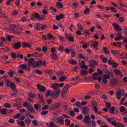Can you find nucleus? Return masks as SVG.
<instances>
[{"instance_id":"1","label":"nucleus","mask_w":127,"mask_h":127,"mask_svg":"<svg viewBox=\"0 0 127 127\" xmlns=\"http://www.w3.org/2000/svg\"><path fill=\"white\" fill-rule=\"evenodd\" d=\"M118 81V80L117 78H113L110 80L109 83L110 86L113 87L116 85Z\"/></svg>"},{"instance_id":"2","label":"nucleus","mask_w":127,"mask_h":127,"mask_svg":"<svg viewBox=\"0 0 127 127\" xmlns=\"http://www.w3.org/2000/svg\"><path fill=\"white\" fill-rule=\"evenodd\" d=\"M37 88L40 91L43 92L46 90V88L45 86L41 85L40 84H37Z\"/></svg>"},{"instance_id":"3","label":"nucleus","mask_w":127,"mask_h":127,"mask_svg":"<svg viewBox=\"0 0 127 127\" xmlns=\"http://www.w3.org/2000/svg\"><path fill=\"white\" fill-rule=\"evenodd\" d=\"M21 45V42L19 41L16 42L14 44H13L12 47L14 48L18 49L20 47Z\"/></svg>"},{"instance_id":"4","label":"nucleus","mask_w":127,"mask_h":127,"mask_svg":"<svg viewBox=\"0 0 127 127\" xmlns=\"http://www.w3.org/2000/svg\"><path fill=\"white\" fill-rule=\"evenodd\" d=\"M61 104L60 103H56L53 104L51 107L52 110H54L55 109H57L59 108L61 106Z\"/></svg>"},{"instance_id":"5","label":"nucleus","mask_w":127,"mask_h":127,"mask_svg":"<svg viewBox=\"0 0 127 127\" xmlns=\"http://www.w3.org/2000/svg\"><path fill=\"white\" fill-rule=\"evenodd\" d=\"M91 103L92 106H93V109L94 111H98V109L96 106V104L94 100H92L91 101Z\"/></svg>"},{"instance_id":"6","label":"nucleus","mask_w":127,"mask_h":127,"mask_svg":"<svg viewBox=\"0 0 127 127\" xmlns=\"http://www.w3.org/2000/svg\"><path fill=\"white\" fill-rule=\"evenodd\" d=\"M84 122L87 124H88L91 122V119L89 115L85 116L83 120Z\"/></svg>"},{"instance_id":"7","label":"nucleus","mask_w":127,"mask_h":127,"mask_svg":"<svg viewBox=\"0 0 127 127\" xmlns=\"http://www.w3.org/2000/svg\"><path fill=\"white\" fill-rule=\"evenodd\" d=\"M28 61V65L30 67L32 66V64L35 61V59L34 58H30Z\"/></svg>"},{"instance_id":"8","label":"nucleus","mask_w":127,"mask_h":127,"mask_svg":"<svg viewBox=\"0 0 127 127\" xmlns=\"http://www.w3.org/2000/svg\"><path fill=\"white\" fill-rule=\"evenodd\" d=\"M59 84L57 83H54L52 84L51 87L54 89V90L58 88L59 87Z\"/></svg>"},{"instance_id":"9","label":"nucleus","mask_w":127,"mask_h":127,"mask_svg":"<svg viewBox=\"0 0 127 127\" xmlns=\"http://www.w3.org/2000/svg\"><path fill=\"white\" fill-rule=\"evenodd\" d=\"M121 93V91L118 90L117 91L116 95L117 96V98L118 99H121L122 95Z\"/></svg>"},{"instance_id":"10","label":"nucleus","mask_w":127,"mask_h":127,"mask_svg":"<svg viewBox=\"0 0 127 127\" xmlns=\"http://www.w3.org/2000/svg\"><path fill=\"white\" fill-rule=\"evenodd\" d=\"M57 120L59 122V124L61 125H63L64 124V121L63 118L62 117H60L58 118L57 119Z\"/></svg>"},{"instance_id":"11","label":"nucleus","mask_w":127,"mask_h":127,"mask_svg":"<svg viewBox=\"0 0 127 127\" xmlns=\"http://www.w3.org/2000/svg\"><path fill=\"white\" fill-rule=\"evenodd\" d=\"M26 108L27 110L29 111H35L34 108L31 104L29 105Z\"/></svg>"},{"instance_id":"12","label":"nucleus","mask_w":127,"mask_h":127,"mask_svg":"<svg viewBox=\"0 0 127 127\" xmlns=\"http://www.w3.org/2000/svg\"><path fill=\"white\" fill-rule=\"evenodd\" d=\"M65 37L66 38H67L68 40L70 41H72L73 42L74 41V37L73 36H71L70 37H69L68 34H67L65 36Z\"/></svg>"},{"instance_id":"13","label":"nucleus","mask_w":127,"mask_h":127,"mask_svg":"<svg viewBox=\"0 0 127 127\" xmlns=\"http://www.w3.org/2000/svg\"><path fill=\"white\" fill-rule=\"evenodd\" d=\"M113 71L117 75H119L121 74L123 76L122 74L121 73V71L118 69H113Z\"/></svg>"},{"instance_id":"14","label":"nucleus","mask_w":127,"mask_h":127,"mask_svg":"<svg viewBox=\"0 0 127 127\" xmlns=\"http://www.w3.org/2000/svg\"><path fill=\"white\" fill-rule=\"evenodd\" d=\"M38 64H40V65L39 66H40L42 64L43 66H45L46 64V62L45 61H42L41 60H39L38 61ZM38 65H39V64Z\"/></svg>"},{"instance_id":"15","label":"nucleus","mask_w":127,"mask_h":127,"mask_svg":"<svg viewBox=\"0 0 127 127\" xmlns=\"http://www.w3.org/2000/svg\"><path fill=\"white\" fill-rule=\"evenodd\" d=\"M31 45L29 43H28L26 42H24L23 43L22 47L23 48L28 47L29 48L30 47Z\"/></svg>"},{"instance_id":"16","label":"nucleus","mask_w":127,"mask_h":127,"mask_svg":"<svg viewBox=\"0 0 127 127\" xmlns=\"http://www.w3.org/2000/svg\"><path fill=\"white\" fill-rule=\"evenodd\" d=\"M69 86H70L68 84H66L64 87L63 90L66 92L69 89Z\"/></svg>"},{"instance_id":"17","label":"nucleus","mask_w":127,"mask_h":127,"mask_svg":"<svg viewBox=\"0 0 127 127\" xmlns=\"http://www.w3.org/2000/svg\"><path fill=\"white\" fill-rule=\"evenodd\" d=\"M53 54L51 55L52 58L54 60H56L58 58L57 54L56 53H52Z\"/></svg>"},{"instance_id":"18","label":"nucleus","mask_w":127,"mask_h":127,"mask_svg":"<svg viewBox=\"0 0 127 127\" xmlns=\"http://www.w3.org/2000/svg\"><path fill=\"white\" fill-rule=\"evenodd\" d=\"M113 62H112V69L114 68L115 67H116L118 66V64L116 63L115 62H114L113 61H112Z\"/></svg>"},{"instance_id":"19","label":"nucleus","mask_w":127,"mask_h":127,"mask_svg":"<svg viewBox=\"0 0 127 127\" xmlns=\"http://www.w3.org/2000/svg\"><path fill=\"white\" fill-rule=\"evenodd\" d=\"M12 85H11V88L12 90L13 91H16L15 90L16 89V85L14 82L12 84Z\"/></svg>"},{"instance_id":"20","label":"nucleus","mask_w":127,"mask_h":127,"mask_svg":"<svg viewBox=\"0 0 127 127\" xmlns=\"http://www.w3.org/2000/svg\"><path fill=\"white\" fill-rule=\"evenodd\" d=\"M28 95L31 98L35 97H36V95L35 94L32 92L29 93Z\"/></svg>"},{"instance_id":"21","label":"nucleus","mask_w":127,"mask_h":127,"mask_svg":"<svg viewBox=\"0 0 127 127\" xmlns=\"http://www.w3.org/2000/svg\"><path fill=\"white\" fill-rule=\"evenodd\" d=\"M34 17L36 19H39V18L40 17V15L38 13L35 12L34 13ZM33 15H34L33 14H32V16Z\"/></svg>"},{"instance_id":"22","label":"nucleus","mask_w":127,"mask_h":127,"mask_svg":"<svg viewBox=\"0 0 127 127\" xmlns=\"http://www.w3.org/2000/svg\"><path fill=\"white\" fill-rule=\"evenodd\" d=\"M56 5L58 6L61 8H62L63 7V5L62 3L60 2H57L56 4Z\"/></svg>"},{"instance_id":"23","label":"nucleus","mask_w":127,"mask_h":127,"mask_svg":"<svg viewBox=\"0 0 127 127\" xmlns=\"http://www.w3.org/2000/svg\"><path fill=\"white\" fill-rule=\"evenodd\" d=\"M88 73V71L87 70H83V71L80 74L81 75H83L85 76H86Z\"/></svg>"},{"instance_id":"24","label":"nucleus","mask_w":127,"mask_h":127,"mask_svg":"<svg viewBox=\"0 0 127 127\" xmlns=\"http://www.w3.org/2000/svg\"><path fill=\"white\" fill-rule=\"evenodd\" d=\"M16 25L14 24H11L9 25V27L11 29V31L14 30Z\"/></svg>"},{"instance_id":"25","label":"nucleus","mask_w":127,"mask_h":127,"mask_svg":"<svg viewBox=\"0 0 127 127\" xmlns=\"http://www.w3.org/2000/svg\"><path fill=\"white\" fill-rule=\"evenodd\" d=\"M39 65L38 63L37 62L35 61L34 63L32 64V66L34 67H36L37 66H39L40 65V64H39Z\"/></svg>"},{"instance_id":"26","label":"nucleus","mask_w":127,"mask_h":127,"mask_svg":"<svg viewBox=\"0 0 127 127\" xmlns=\"http://www.w3.org/2000/svg\"><path fill=\"white\" fill-rule=\"evenodd\" d=\"M34 55L35 57H41L43 55L41 53H38L37 52H35L34 53Z\"/></svg>"},{"instance_id":"27","label":"nucleus","mask_w":127,"mask_h":127,"mask_svg":"<svg viewBox=\"0 0 127 127\" xmlns=\"http://www.w3.org/2000/svg\"><path fill=\"white\" fill-rule=\"evenodd\" d=\"M67 79V77L65 76L61 77L59 78L60 80L61 81H63L65 80L66 79Z\"/></svg>"},{"instance_id":"28","label":"nucleus","mask_w":127,"mask_h":127,"mask_svg":"<svg viewBox=\"0 0 127 127\" xmlns=\"http://www.w3.org/2000/svg\"><path fill=\"white\" fill-rule=\"evenodd\" d=\"M92 76L93 79L95 80H96L97 77L98 76V74L97 73L95 72L92 75Z\"/></svg>"},{"instance_id":"29","label":"nucleus","mask_w":127,"mask_h":127,"mask_svg":"<svg viewBox=\"0 0 127 127\" xmlns=\"http://www.w3.org/2000/svg\"><path fill=\"white\" fill-rule=\"evenodd\" d=\"M90 11V9L88 8H86V9L84 11V13L85 14H88Z\"/></svg>"},{"instance_id":"30","label":"nucleus","mask_w":127,"mask_h":127,"mask_svg":"<svg viewBox=\"0 0 127 127\" xmlns=\"http://www.w3.org/2000/svg\"><path fill=\"white\" fill-rule=\"evenodd\" d=\"M34 107L36 110H38V108H40L41 106L39 104H35Z\"/></svg>"},{"instance_id":"31","label":"nucleus","mask_w":127,"mask_h":127,"mask_svg":"<svg viewBox=\"0 0 127 127\" xmlns=\"http://www.w3.org/2000/svg\"><path fill=\"white\" fill-rule=\"evenodd\" d=\"M108 48L107 47H105L103 48V52L106 54H108L110 52L108 51L107 50Z\"/></svg>"},{"instance_id":"32","label":"nucleus","mask_w":127,"mask_h":127,"mask_svg":"<svg viewBox=\"0 0 127 127\" xmlns=\"http://www.w3.org/2000/svg\"><path fill=\"white\" fill-rule=\"evenodd\" d=\"M13 82L11 81L8 80L7 82V86H6L7 87L9 86L10 87L11 85H12V84L13 83Z\"/></svg>"},{"instance_id":"33","label":"nucleus","mask_w":127,"mask_h":127,"mask_svg":"<svg viewBox=\"0 0 127 127\" xmlns=\"http://www.w3.org/2000/svg\"><path fill=\"white\" fill-rule=\"evenodd\" d=\"M25 122L26 124L28 125L31 123V121L29 118H26L25 120Z\"/></svg>"},{"instance_id":"34","label":"nucleus","mask_w":127,"mask_h":127,"mask_svg":"<svg viewBox=\"0 0 127 127\" xmlns=\"http://www.w3.org/2000/svg\"><path fill=\"white\" fill-rule=\"evenodd\" d=\"M76 103L74 104V105H76L77 107L79 108H80L81 107V104L80 102L79 101H77Z\"/></svg>"},{"instance_id":"35","label":"nucleus","mask_w":127,"mask_h":127,"mask_svg":"<svg viewBox=\"0 0 127 127\" xmlns=\"http://www.w3.org/2000/svg\"><path fill=\"white\" fill-rule=\"evenodd\" d=\"M89 45V43L88 42H85V44L82 46V47L84 49L86 48Z\"/></svg>"},{"instance_id":"36","label":"nucleus","mask_w":127,"mask_h":127,"mask_svg":"<svg viewBox=\"0 0 127 127\" xmlns=\"http://www.w3.org/2000/svg\"><path fill=\"white\" fill-rule=\"evenodd\" d=\"M20 67L23 69H27V65L26 64H20Z\"/></svg>"},{"instance_id":"37","label":"nucleus","mask_w":127,"mask_h":127,"mask_svg":"<svg viewBox=\"0 0 127 127\" xmlns=\"http://www.w3.org/2000/svg\"><path fill=\"white\" fill-rule=\"evenodd\" d=\"M83 111H89V108L87 106H86L83 107L82 109Z\"/></svg>"},{"instance_id":"38","label":"nucleus","mask_w":127,"mask_h":127,"mask_svg":"<svg viewBox=\"0 0 127 127\" xmlns=\"http://www.w3.org/2000/svg\"><path fill=\"white\" fill-rule=\"evenodd\" d=\"M122 35H120V36H117V37H116L114 39L116 41L119 40L120 39H122Z\"/></svg>"},{"instance_id":"39","label":"nucleus","mask_w":127,"mask_h":127,"mask_svg":"<svg viewBox=\"0 0 127 127\" xmlns=\"http://www.w3.org/2000/svg\"><path fill=\"white\" fill-rule=\"evenodd\" d=\"M98 45V43L97 42V43H92L91 44V46H93V47L95 48H96L97 46Z\"/></svg>"},{"instance_id":"40","label":"nucleus","mask_w":127,"mask_h":127,"mask_svg":"<svg viewBox=\"0 0 127 127\" xmlns=\"http://www.w3.org/2000/svg\"><path fill=\"white\" fill-rule=\"evenodd\" d=\"M17 124L19 125H20L22 126H24L25 125V124L23 121H22L20 122L19 123L18 121L17 122Z\"/></svg>"},{"instance_id":"41","label":"nucleus","mask_w":127,"mask_h":127,"mask_svg":"<svg viewBox=\"0 0 127 127\" xmlns=\"http://www.w3.org/2000/svg\"><path fill=\"white\" fill-rule=\"evenodd\" d=\"M44 72L47 74H49L51 73H53V72H52L51 70H46L44 71Z\"/></svg>"},{"instance_id":"42","label":"nucleus","mask_w":127,"mask_h":127,"mask_svg":"<svg viewBox=\"0 0 127 127\" xmlns=\"http://www.w3.org/2000/svg\"><path fill=\"white\" fill-rule=\"evenodd\" d=\"M90 62L96 65H98V63L95 60H92L90 61Z\"/></svg>"},{"instance_id":"43","label":"nucleus","mask_w":127,"mask_h":127,"mask_svg":"<svg viewBox=\"0 0 127 127\" xmlns=\"http://www.w3.org/2000/svg\"><path fill=\"white\" fill-rule=\"evenodd\" d=\"M124 127V126L123 124L119 123H117L116 126V127Z\"/></svg>"},{"instance_id":"44","label":"nucleus","mask_w":127,"mask_h":127,"mask_svg":"<svg viewBox=\"0 0 127 127\" xmlns=\"http://www.w3.org/2000/svg\"><path fill=\"white\" fill-rule=\"evenodd\" d=\"M106 107L108 109L110 108L111 106V104L109 102H106Z\"/></svg>"},{"instance_id":"45","label":"nucleus","mask_w":127,"mask_h":127,"mask_svg":"<svg viewBox=\"0 0 127 127\" xmlns=\"http://www.w3.org/2000/svg\"><path fill=\"white\" fill-rule=\"evenodd\" d=\"M13 72L12 71H10L8 73V75L11 77H12L13 76Z\"/></svg>"},{"instance_id":"46","label":"nucleus","mask_w":127,"mask_h":127,"mask_svg":"<svg viewBox=\"0 0 127 127\" xmlns=\"http://www.w3.org/2000/svg\"><path fill=\"white\" fill-rule=\"evenodd\" d=\"M38 96L39 99H43V96L41 94H38Z\"/></svg>"},{"instance_id":"47","label":"nucleus","mask_w":127,"mask_h":127,"mask_svg":"<svg viewBox=\"0 0 127 127\" xmlns=\"http://www.w3.org/2000/svg\"><path fill=\"white\" fill-rule=\"evenodd\" d=\"M45 16L43 15H42L40 16V17L39 18V20H45Z\"/></svg>"},{"instance_id":"48","label":"nucleus","mask_w":127,"mask_h":127,"mask_svg":"<svg viewBox=\"0 0 127 127\" xmlns=\"http://www.w3.org/2000/svg\"><path fill=\"white\" fill-rule=\"evenodd\" d=\"M49 107V106L47 105H46L44 106L42 108V110H45L48 108Z\"/></svg>"},{"instance_id":"49","label":"nucleus","mask_w":127,"mask_h":127,"mask_svg":"<svg viewBox=\"0 0 127 127\" xmlns=\"http://www.w3.org/2000/svg\"><path fill=\"white\" fill-rule=\"evenodd\" d=\"M83 117L82 114H80L79 116H77L76 117V118L79 120H81L83 118Z\"/></svg>"},{"instance_id":"50","label":"nucleus","mask_w":127,"mask_h":127,"mask_svg":"<svg viewBox=\"0 0 127 127\" xmlns=\"http://www.w3.org/2000/svg\"><path fill=\"white\" fill-rule=\"evenodd\" d=\"M111 53L114 55H116V54H117L118 55H119V53L118 52H117L116 51L112 50L111 51Z\"/></svg>"},{"instance_id":"51","label":"nucleus","mask_w":127,"mask_h":127,"mask_svg":"<svg viewBox=\"0 0 127 127\" xmlns=\"http://www.w3.org/2000/svg\"><path fill=\"white\" fill-rule=\"evenodd\" d=\"M54 91L55 93L58 95L61 92V91L58 88L57 89H55L54 90Z\"/></svg>"},{"instance_id":"52","label":"nucleus","mask_w":127,"mask_h":127,"mask_svg":"<svg viewBox=\"0 0 127 127\" xmlns=\"http://www.w3.org/2000/svg\"><path fill=\"white\" fill-rule=\"evenodd\" d=\"M77 26L79 29H80L81 31H83V28L82 27V25H79V24H78L77 25Z\"/></svg>"},{"instance_id":"53","label":"nucleus","mask_w":127,"mask_h":127,"mask_svg":"<svg viewBox=\"0 0 127 127\" xmlns=\"http://www.w3.org/2000/svg\"><path fill=\"white\" fill-rule=\"evenodd\" d=\"M51 96H52L54 98H55L58 97L59 96V95H57L54 93L52 94Z\"/></svg>"},{"instance_id":"54","label":"nucleus","mask_w":127,"mask_h":127,"mask_svg":"<svg viewBox=\"0 0 127 127\" xmlns=\"http://www.w3.org/2000/svg\"><path fill=\"white\" fill-rule=\"evenodd\" d=\"M40 26L38 24H37V25L35 27V29L37 30H39Z\"/></svg>"},{"instance_id":"55","label":"nucleus","mask_w":127,"mask_h":127,"mask_svg":"<svg viewBox=\"0 0 127 127\" xmlns=\"http://www.w3.org/2000/svg\"><path fill=\"white\" fill-rule=\"evenodd\" d=\"M108 80L106 78L103 77L102 78V82L104 83H107Z\"/></svg>"},{"instance_id":"56","label":"nucleus","mask_w":127,"mask_h":127,"mask_svg":"<svg viewBox=\"0 0 127 127\" xmlns=\"http://www.w3.org/2000/svg\"><path fill=\"white\" fill-rule=\"evenodd\" d=\"M47 47L46 46H44L42 47V51L44 52H45L47 50Z\"/></svg>"},{"instance_id":"57","label":"nucleus","mask_w":127,"mask_h":127,"mask_svg":"<svg viewBox=\"0 0 127 127\" xmlns=\"http://www.w3.org/2000/svg\"><path fill=\"white\" fill-rule=\"evenodd\" d=\"M89 73L90 74L92 73L93 72H94V70L93 68H89Z\"/></svg>"},{"instance_id":"58","label":"nucleus","mask_w":127,"mask_h":127,"mask_svg":"<svg viewBox=\"0 0 127 127\" xmlns=\"http://www.w3.org/2000/svg\"><path fill=\"white\" fill-rule=\"evenodd\" d=\"M71 64H77V63L76 61L74 60H71Z\"/></svg>"},{"instance_id":"59","label":"nucleus","mask_w":127,"mask_h":127,"mask_svg":"<svg viewBox=\"0 0 127 127\" xmlns=\"http://www.w3.org/2000/svg\"><path fill=\"white\" fill-rule=\"evenodd\" d=\"M80 67L81 68H83L86 69H87L88 68V67L87 66L85 65H83L82 66L81 65L80 66Z\"/></svg>"},{"instance_id":"60","label":"nucleus","mask_w":127,"mask_h":127,"mask_svg":"<svg viewBox=\"0 0 127 127\" xmlns=\"http://www.w3.org/2000/svg\"><path fill=\"white\" fill-rule=\"evenodd\" d=\"M64 47L62 45L59 46V50L60 51H63L64 50Z\"/></svg>"},{"instance_id":"61","label":"nucleus","mask_w":127,"mask_h":127,"mask_svg":"<svg viewBox=\"0 0 127 127\" xmlns=\"http://www.w3.org/2000/svg\"><path fill=\"white\" fill-rule=\"evenodd\" d=\"M120 109V111H124L126 109L123 106H121Z\"/></svg>"},{"instance_id":"62","label":"nucleus","mask_w":127,"mask_h":127,"mask_svg":"<svg viewBox=\"0 0 127 127\" xmlns=\"http://www.w3.org/2000/svg\"><path fill=\"white\" fill-rule=\"evenodd\" d=\"M6 36L7 38L8 39V41H11V37L10 35H7V34H6Z\"/></svg>"},{"instance_id":"63","label":"nucleus","mask_w":127,"mask_h":127,"mask_svg":"<svg viewBox=\"0 0 127 127\" xmlns=\"http://www.w3.org/2000/svg\"><path fill=\"white\" fill-rule=\"evenodd\" d=\"M108 75L110 76V77H113L114 76V75L113 74V73H112L111 72L109 71V72L108 73Z\"/></svg>"},{"instance_id":"64","label":"nucleus","mask_w":127,"mask_h":127,"mask_svg":"<svg viewBox=\"0 0 127 127\" xmlns=\"http://www.w3.org/2000/svg\"><path fill=\"white\" fill-rule=\"evenodd\" d=\"M54 126V122H51L49 124V127H53Z\"/></svg>"}]
</instances>
